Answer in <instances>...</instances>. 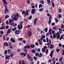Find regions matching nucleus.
<instances>
[{"label":"nucleus","instance_id":"ea45409f","mask_svg":"<svg viewBox=\"0 0 64 64\" xmlns=\"http://www.w3.org/2000/svg\"><path fill=\"white\" fill-rule=\"evenodd\" d=\"M30 27V25L28 24L27 26H26V28Z\"/></svg>","mask_w":64,"mask_h":64},{"label":"nucleus","instance_id":"20e7f679","mask_svg":"<svg viewBox=\"0 0 64 64\" xmlns=\"http://www.w3.org/2000/svg\"><path fill=\"white\" fill-rule=\"evenodd\" d=\"M35 12H36V10L34 9H32V11L31 12V13L33 14L34 15L35 14Z\"/></svg>","mask_w":64,"mask_h":64},{"label":"nucleus","instance_id":"e433bc0d","mask_svg":"<svg viewBox=\"0 0 64 64\" xmlns=\"http://www.w3.org/2000/svg\"><path fill=\"white\" fill-rule=\"evenodd\" d=\"M6 29H8L9 28V26H5Z\"/></svg>","mask_w":64,"mask_h":64},{"label":"nucleus","instance_id":"f3484780","mask_svg":"<svg viewBox=\"0 0 64 64\" xmlns=\"http://www.w3.org/2000/svg\"><path fill=\"white\" fill-rule=\"evenodd\" d=\"M49 42H49L47 43V45H48V46H49V45H50L51 44V40H49Z\"/></svg>","mask_w":64,"mask_h":64},{"label":"nucleus","instance_id":"1a4fd4ad","mask_svg":"<svg viewBox=\"0 0 64 64\" xmlns=\"http://www.w3.org/2000/svg\"><path fill=\"white\" fill-rule=\"evenodd\" d=\"M37 21V19L36 18L35 19L34 21V25H35L36 24V22Z\"/></svg>","mask_w":64,"mask_h":64},{"label":"nucleus","instance_id":"338daca9","mask_svg":"<svg viewBox=\"0 0 64 64\" xmlns=\"http://www.w3.org/2000/svg\"><path fill=\"white\" fill-rule=\"evenodd\" d=\"M10 40H14V39L13 38H11V39Z\"/></svg>","mask_w":64,"mask_h":64},{"label":"nucleus","instance_id":"c756f323","mask_svg":"<svg viewBox=\"0 0 64 64\" xmlns=\"http://www.w3.org/2000/svg\"><path fill=\"white\" fill-rule=\"evenodd\" d=\"M43 10V8H41L39 9V11H41V12H42Z\"/></svg>","mask_w":64,"mask_h":64},{"label":"nucleus","instance_id":"de8ad7c7","mask_svg":"<svg viewBox=\"0 0 64 64\" xmlns=\"http://www.w3.org/2000/svg\"><path fill=\"white\" fill-rule=\"evenodd\" d=\"M10 41L12 43H15L16 42V41L15 40H11Z\"/></svg>","mask_w":64,"mask_h":64},{"label":"nucleus","instance_id":"4c0bfd02","mask_svg":"<svg viewBox=\"0 0 64 64\" xmlns=\"http://www.w3.org/2000/svg\"><path fill=\"white\" fill-rule=\"evenodd\" d=\"M18 29H19V30H20V29H21V28H20V26L19 25H18Z\"/></svg>","mask_w":64,"mask_h":64},{"label":"nucleus","instance_id":"f704fd0d","mask_svg":"<svg viewBox=\"0 0 64 64\" xmlns=\"http://www.w3.org/2000/svg\"><path fill=\"white\" fill-rule=\"evenodd\" d=\"M25 11L23 10L22 12V14H24V15H25Z\"/></svg>","mask_w":64,"mask_h":64},{"label":"nucleus","instance_id":"2eb2a0df","mask_svg":"<svg viewBox=\"0 0 64 64\" xmlns=\"http://www.w3.org/2000/svg\"><path fill=\"white\" fill-rule=\"evenodd\" d=\"M9 58H10V56H6V59H8V60H9Z\"/></svg>","mask_w":64,"mask_h":64},{"label":"nucleus","instance_id":"49530a36","mask_svg":"<svg viewBox=\"0 0 64 64\" xmlns=\"http://www.w3.org/2000/svg\"><path fill=\"white\" fill-rule=\"evenodd\" d=\"M48 49H47L46 52V54H48Z\"/></svg>","mask_w":64,"mask_h":64},{"label":"nucleus","instance_id":"393cba45","mask_svg":"<svg viewBox=\"0 0 64 64\" xmlns=\"http://www.w3.org/2000/svg\"><path fill=\"white\" fill-rule=\"evenodd\" d=\"M52 6L53 7H55V4H54L53 2L52 1Z\"/></svg>","mask_w":64,"mask_h":64},{"label":"nucleus","instance_id":"9d476101","mask_svg":"<svg viewBox=\"0 0 64 64\" xmlns=\"http://www.w3.org/2000/svg\"><path fill=\"white\" fill-rule=\"evenodd\" d=\"M12 31L11 29H8V31L7 32V33L8 35L10 33V32H11Z\"/></svg>","mask_w":64,"mask_h":64},{"label":"nucleus","instance_id":"f257e3e1","mask_svg":"<svg viewBox=\"0 0 64 64\" xmlns=\"http://www.w3.org/2000/svg\"><path fill=\"white\" fill-rule=\"evenodd\" d=\"M35 55L36 56H37V57L38 56L40 57H42V54L40 53V55H39V53L37 52L35 53Z\"/></svg>","mask_w":64,"mask_h":64},{"label":"nucleus","instance_id":"7ed1b4c3","mask_svg":"<svg viewBox=\"0 0 64 64\" xmlns=\"http://www.w3.org/2000/svg\"><path fill=\"white\" fill-rule=\"evenodd\" d=\"M51 19H52V16H50L49 17V21L48 22L49 24H51Z\"/></svg>","mask_w":64,"mask_h":64},{"label":"nucleus","instance_id":"5fc2aeb1","mask_svg":"<svg viewBox=\"0 0 64 64\" xmlns=\"http://www.w3.org/2000/svg\"><path fill=\"white\" fill-rule=\"evenodd\" d=\"M0 33L1 34H3L4 33H3V31H0Z\"/></svg>","mask_w":64,"mask_h":64},{"label":"nucleus","instance_id":"9b49d317","mask_svg":"<svg viewBox=\"0 0 64 64\" xmlns=\"http://www.w3.org/2000/svg\"><path fill=\"white\" fill-rule=\"evenodd\" d=\"M45 38V35H42V37L40 39V40H42L43 39H44V38Z\"/></svg>","mask_w":64,"mask_h":64},{"label":"nucleus","instance_id":"412c9836","mask_svg":"<svg viewBox=\"0 0 64 64\" xmlns=\"http://www.w3.org/2000/svg\"><path fill=\"white\" fill-rule=\"evenodd\" d=\"M60 36L59 35H57L56 36V39L57 40H58V39L59 38H60Z\"/></svg>","mask_w":64,"mask_h":64},{"label":"nucleus","instance_id":"79ce46f5","mask_svg":"<svg viewBox=\"0 0 64 64\" xmlns=\"http://www.w3.org/2000/svg\"><path fill=\"white\" fill-rule=\"evenodd\" d=\"M44 31L45 32H47L48 31V29L47 28H46L44 29Z\"/></svg>","mask_w":64,"mask_h":64},{"label":"nucleus","instance_id":"bb28decb","mask_svg":"<svg viewBox=\"0 0 64 64\" xmlns=\"http://www.w3.org/2000/svg\"><path fill=\"white\" fill-rule=\"evenodd\" d=\"M16 16L17 17H21V16H20L19 15V14H18V13H17Z\"/></svg>","mask_w":64,"mask_h":64},{"label":"nucleus","instance_id":"3c124183","mask_svg":"<svg viewBox=\"0 0 64 64\" xmlns=\"http://www.w3.org/2000/svg\"><path fill=\"white\" fill-rule=\"evenodd\" d=\"M20 29H22V28H23V26H22V25L21 24H20Z\"/></svg>","mask_w":64,"mask_h":64},{"label":"nucleus","instance_id":"0e129e2a","mask_svg":"<svg viewBox=\"0 0 64 64\" xmlns=\"http://www.w3.org/2000/svg\"><path fill=\"white\" fill-rule=\"evenodd\" d=\"M40 52V48H39L37 50V52Z\"/></svg>","mask_w":64,"mask_h":64},{"label":"nucleus","instance_id":"c9c22d12","mask_svg":"<svg viewBox=\"0 0 64 64\" xmlns=\"http://www.w3.org/2000/svg\"><path fill=\"white\" fill-rule=\"evenodd\" d=\"M32 52L33 53H36V51L34 50H33L32 51Z\"/></svg>","mask_w":64,"mask_h":64},{"label":"nucleus","instance_id":"58836bf2","mask_svg":"<svg viewBox=\"0 0 64 64\" xmlns=\"http://www.w3.org/2000/svg\"><path fill=\"white\" fill-rule=\"evenodd\" d=\"M58 12L59 13H61L62 12V11H61V10L60 8H59L58 9Z\"/></svg>","mask_w":64,"mask_h":64},{"label":"nucleus","instance_id":"c85d7f7f","mask_svg":"<svg viewBox=\"0 0 64 64\" xmlns=\"http://www.w3.org/2000/svg\"><path fill=\"white\" fill-rule=\"evenodd\" d=\"M58 18L59 19L60 18H61V17H62V15L61 14H58Z\"/></svg>","mask_w":64,"mask_h":64},{"label":"nucleus","instance_id":"f03ea898","mask_svg":"<svg viewBox=\"0 0 64 64\" xmlns=\"http://www.w3.org/2000/svg\"><path fill=\"white\" fill-rule=\"evenodd\" d=\"M13 16L14 18L13 20L15 21H17V19H18V17H17V16H15V14L13 15Z\"/></svg>","mask_w":64,"mask_h":64},{"label":"nucleus","instance_id":"aec40b11","mask_svg":"<svg viewBox=\"0 0 64 64\" xmlns=\"http://www.w3.org/2000/svg\"><path fill=\"white\" fill-rule=\"evenodd\" d=\"M6 45V46H8V44H7V42H5L4 43V46H5Z\"/></svg>","mask_w":64,"mask_h":64},{"label":"nucleus","instance_id":"7c9ffc66","mask_svg":"<svg viewBox=\"0 0 64 64\" xmlns=\"http://www.w3.org/2000/svg\"><path fill=\"white\" fill-rule=\"evenodd\" d=\"M30 46L31 48H34L35 46H34V44H32Z\"/></svg>","mask_w":64,"mask_h":64},{"label":"nucleus","instance_id":"6e6552de","mask_svg":"<svg viewBox=\"0 0 64 64\" xmlns=\"http://www.w3.org/2000/svg\"><path fill=\"white\" fill-rule=\"evenodd\" d=\"M53 53H54V52H53V50H52L51 52V53L50 54V56L51 57V58L53 57Z\"/></svg>","mask_w":64,"mask_h":64},{"label":"nucleus","instance_id":"680f3d73","mask_svg":"<svg viewBox=\"0 0 64 64\" xmlns=\"http://www.w3.org/2000/svg\"><path fill=\"white\" fill-rule=\"evenodd\" d=\"M56 29H57V28H56V26L54 27L53 28V29L55 30H56Z\"/></svg>","mask_w":64,"mask_h":64},{"label":"nucleus","instance_id":"f8f14e48","mask_svg":"<svg viewBox=\"0 0 64 64\" xmlns=\"http://www.w3.org/2000/svg\"><path fill=\"white\" fill-rule=\"evenodd\" d=\"M28 15V11L27 10H26V13L24 14V16H26Z\"/></svg>","mask_w":64,"mask_h":64},{"label":"nucleus","instance_id":"39448f33","mask_svg":"<svg viewBox=\"0 0 64 64\" xmlns=\"http://www.w3.org/2000/svg\"><path fill=\"white\" fill-rule=\"evenodd\" d=\"M28 37H31L32 36V33L30 31H29L28 33Z\"/></svg>","mask_w":64,"mask_h":64},{"label":"nucleus","instance_id":"8fccbe9b","mask_svg":"<svg viewBox=\"0 0 64 64\" xmlns=\"http://www.w3.org/2000/svg\"><path fill=\"white\" fill-rule=\"evenodd\" d=\"M43 48L46 50V49H47V46H45Z\"/></svg>","mask_w":64,"mask_h":64},{"label":"nucleus","instance_id":"a878e982","mask_svg":"<svg viewBox=\"0 0 64 64\" xmlns=\"http://www.w3.org/2000/svg\"><path fill=\"white\" fill-rule=\"evenodd\" d=\"M40 3H42V4H44V1L40 0Z\"/></svg>","mask_w":64,"mask_h":64},{"label":"nucleus","instance_id":"a211bd4d","mask_svg":"<svg viewBox=\"0 0 64 64\" xmlns=\"http://www.w3.org/2000/svg\"><path fill=\"white\" fill-rule=\"evenodd\" d=\"M19 31L18 30H16L15 31V33L16 34H19Z\"/></svg>","mask_w":64,"mask_h":64},{"label":"nucleus","instance_id":"473e14b6","mask_svg":"<svg viewBox=\"0 0 64 64\" xmlns=\"http://www.w3.org/2000/svg\"><path fill=\"white\" fill-rule=\"evenodd\" d=\"M9 16L8 15H6V16L5 17V18L7 19V18H9Z\"/></svg>","mask_w":64,"mask_h":64},{"label":"nucleus","instance_id":"13d9d810","mask_svg":"<svg viewBox=\"0 0 64 64\" xmlns=\"http://www.w3.org/2000/svg\"><path fill=\"white\" fill-rule=\"evenodd\" d=\"M27 2L28 4H30V2L29 0H28Z\"/></svg>","mask_w":64,"mask_h":64},{"label":"nucleus","instance_id":"5701e85b","mask_svg":"<svg viewBox=\"0 0 64 64\" xmlns=\"http://www.w3.org/2000/svg\"><path fill=\"white\" fill-rule=\"evenodd\" d=\"M5 29V26H1V28H0V30H3V29Z\"/></svg>","mask_w":64,"mask_h":64},{"label":"nucleus","instance_id":"0eeeda50","mask_svg":"<svg viewBox=\"0 0 64 64\" xmlns=\"http://www.w3.org/2000/svg\"><path fill=\"white\" fill-rule=\"evenodd\" d=\"M24 49H27V48H28V49H30V46L28 45H27V46H25L24 47Z\"/></svg>","mask_w":64,"mask_h":64},{"label":"nucleus","instance_id":"4468645a","mask_svg":"<svg viewBox=\"0 0 64 64\" xmlns=\"http://www.w3.org/2000/svg\"><path fill=\"white\" fill-rule=\"evenodd\" d=\"M54 48V45L53 44H51L50 46V49H53Z\"/></svg>","mask_w":64,"mask_h":64},{"label":"nucleus","instance_id":"cd10ccee","mask_svg":"<svg viewBox=\"0 0 64 64\" xmlns=\"http://www.w3.org/2000/svg\"><path fill=\"white\" fill-rule=\"evenodd\" d=\"M39 42L40 43V45H42V41L41 40H39Z\"/></svg>","mask_w":64,"mask_h":64},{"label":"nucleus","instance_id":"e2e57ef3","mask_svg":"<svg viewBox=\"0 0 64 64\" xmlns=\"http://www.w3.org/2000/svg\"><path fill=\"white\" fill-rule=\"evenodd\" d=\"M24 54V53L23 52H22L20 53V55H23Z\"/></svg>","mask_w":64,"mask_h":64},{"label":"nucleus","instance_id":"4be33fe9","mask_svg":"<svg viewBox=\"0 0 64 64\" xmlns=\"http://www.w3.org/2000/svg\"><path fill=\"white\" fill-rule=\"evenodd\" d=\"M63 35H62L59 38V39L60 40H61V39H64L63 38Z\"/></svg>","mask_w":64,"mask_h":64},{"label":"nucleus","instance_id":"4d7b16f0","mask_svg":"<svg viewBox=\"0 0 64 64\" xmlns=\"http://www.w3.org/2000/svg\"><path fill=\"white\" fill-rule=\"evenodd\" d=\"M53 37L54 38H56V36L55 34H54L53 36Z\"/></svg>","mask_w":64,"mask_h":64},{"label":"nucleus","instance_id":"c03bdc74","mask_svg":"<svg viewBox=\"0 0 64 64\" xmlns=\"http://www.w3.org/2000/svg\"><path fill=\"white\" fill-rule=\"evenodd\" d=\"M55 20H56V22H59V20H57V19L56 18H55Z\"/></svg>","mask_w":64,"mask_h":64},{"label":"nucleus","instance_id":"a18cd8bd","mask_svg":"<svg viewBox=\"0 0 64 64\" xmlns=\"http://www.w3.org/2000/svg\"><path fill=\"white\" fill-rule=\"evenodd\" d=\"M46 15L48 16H50L51 15V14H49V12H48L46 14Z\"/></svg>","mask_w":64,"mask_h":64},{"label":"nucleus","instance_id":"69168bd1","mask_svg":"<svg viewBox=\"0 0 64 64\" xmlns=\"http://www.w3.org/2000/svg\"><path fill=\"white\" fill-rule=\"evenodd\" d=\"M22 42H23L24 43H26V41L25 40H22Z\"/></svg>","mask_w":64,"mask_h":64},{"label":"nucleus","instance_id":"774afa93","mask_svg":"<svg viewBox=\"0 0 64 64\" xmlns=\"http://www.w3.org/2000/svg\"><path fill=\"white\" fill-rule=\"evenodd\" d=\"M55 31H54V30H53V31H52V34H54V33H55Z\"/></svg>","mask_w":64,"mask_h":64},{"label":"nucleus","instance_id":"72a5a7b5","mask_svg":"<svg viewBox=\"0 0 64 64\" xmlns=\"http://www.w3.org/2000/svg\"><path fill=\"white\" fill-rule=\"evenodd\" d=\"M43 7V6L41 4H39V8H41V7Z\"/></svg>","mask_w":64,"mask_h":64},{"label":"nucleus","instance_id":"603ef678","mask_svg":"<svg viewBox=\"0 0 64 64\" xmlns=\"http://www.w3.org/2000/svg\"><path fill=\"white\" fill-rule=\"evenodd\" d=\"M6 25H8L9 24V22H8V20H7L6 22Z\"/></svg>","mask_w":64,"mask_h":64},{"label":"nucleus","instance_id":"a19ab883","mask_svg":"<svg viewBox=\"0 0 64 64\" xmlns=\"http://www.w3.org/2000/svg\"><path fill=\"white\" fill-rule=\"evenodd\" d=\"M18 40H23V39L22 38H18Z\"/></svg>","mask_w":64,"mask_h":64},{"label":"nucleus","instance_id":"6ab92c4d","mask_svg":"<svg viewBox=\"0 0 64 64\" xmlns=\"http://www.w3.org/2000/svg\"><path fill=\"white\" fill-rule=\"evenodd\" d=\"M16 29H17V28L16 27H15L14 28H12V31H14L16 30Z\"/></svg>","mask_w":64,"mask_h":64},{"label":"nucleus","instance_id":"37998d69","mask_svg":"<svg viewBox=\"0 0 64 64\" xmlns=\"http://www.w3.org/2000/svg\"><path fill=\"white\" fill-rule=\"evenodd\" d=\"M62 59H63V57H62L60 58L59 60L60 61H61L62 60Z\"/></svg>","mask_w":64,"mask_h":64},{"label":"nucleus","instance_id":"ddd939ff","mask_svg":"<svg viewBox=\"0 0 64 64\" xmlns=\"http://www.w3.org/2000/svg\"><path fill=\"white\" fill-rule=\"evenodd\" d=\"M2 1L3 2L4 4H6V5H7L8 3L6 2V0H2Z\"/></svg>","mask_w":64,"mask_h":64},{"label":"nucleus","instance_id":"052dcab7","mask_svg":"<svg viewBox=\"0 0 64 64\" xmlns=\"http://www.w3.org/2000/svg\"><path fill=\"white\" fill-rule=\"evenodd\" d=\"M29 60L30 61H33V59L32 58H30V59H29Z\"/></svg>","mask_w":64,"mask_h":64},{"label":"nucleus","instance_id":"6e6d98bb","mask_svg":"<svg viewBox=\"0 0 64 64\" xmlns=\"http://www.w3.org/2000/svg\"><path fill=\"white\" fill-rule=\"evenodd\" d=\"M32 19V16H30L29 17V20H30Z\"/></svg>","mask_w":64,"mask_h":64},{"label":"nucleus","instance_id":"b1692460","mask_svg":"<svg viewBox=\"0 0 64 64\" xmlns=\"http://www.w3.org/2000/svg\"><path fill=\"white\" fill-rule=\"evenodd\" d=\"M4 53L5 55H7V50H5Z\"/></svg>","mask_w":64,"mask_h":64},{"label":"nucleus","instance_id":"09e8293b","mask_svg":"<svg viewBox=\"0 0 64 64\" xmlns=\"http://www.w3.org/2000/svg\"><path fill=\"white\" fill-rule=\"evenodd\" d=\"M33 58L34 59V60H37V58L36 56L34 57Z\"/></svg>","mask_w":64,"mask_h":64},{"label":"nucleus","instance_id":"bf43d9fd","mask_svg":"<svg viewBox=\"0 0 64 64\" xmlns=\"http://www.w3.org/2000/svg\"><path fill=\"white\" fill-rule=\"evenodd\" d=\"M51 30H52V28H50L49 30V32H51Z\"/></svg>","mask_w":64,"mask_h":64},{"label":"nucleus","instance_id":"423d86ee","mask_svg":"<svg viewBox=\"0 0 64 64\" xmlns=\"http://www.w3.org/2000/svg\"><path fill=\"white\" fill-rule=\"evenodd\" d=\"M5 7L6 8L4 9V13H6V12H9V10H8V9L7 8V6H5Z\"/></svg>","mask_w":64,"mask_h":64},{"label":"nucleus","instance_id":"2f4dec72","mask_svg":"<svg viewBox=\"0 0 64 64\" xmlns=\"http://www.w3.org/2000/svg\"><path fill=\"white\" fill-rule=\"evenodd\" d=\"M42 51L43 52H45L46 51V50L44 48H42Z\"/></svg>","mask_w":64,"mask_h":64},{"label":"nucleus","instance_id":"864d4df0","mask_svg":"<svg viewBox=\"0 0 64 64\" xmlns=\"http://www.w3.org/2000/svg\"><path fill=\"white\" fill-rule=\"evenodd\" d=\"M55 23L54 22H53L52 23V24H51V25L52 26H54V25H55Z\"/></svg>","mask_w":64,"mask_h":64},{"label":"nucleus","instance_id":"dca6fc26","mask_svg":"<svg viewBox=\"0 0 64 64\" xmlns=\"http://www.w3.org/2000/svg\"><path fill=\"white\" fill-rule=\"evenodd\" d=\"M8 53L10 54L11 53V50L9 49L8 50Z\"/></svg>","mask_w":64,"mask_h":64}]
</instances>
